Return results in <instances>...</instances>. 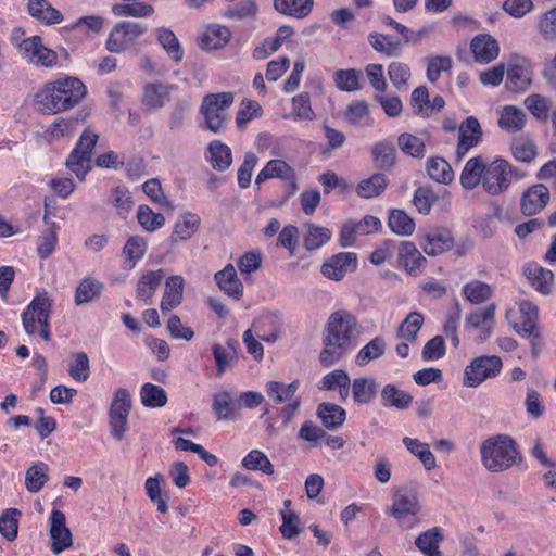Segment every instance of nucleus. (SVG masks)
Listing matches in <instances>:
<instances>
[{"label":"nucleus","mask_w":556,"mask_h":556,"mask_svg":"<svg viewBox=\"0 0 556 556\" xmlns=\"http://www.w3.org/2000/svg\"><path fill=\"white\" fill-rule=\"evenodd\" d=\"M176 89L175 85L149 83L143 88L142 102L152 110L161 109L169 101V93Z\"/></svg>","instance_id":"b1692460"},{"label":"nucleus","mask_w":556,"mask_h":556,"mask_svg":"<svg viewBox=\"0 0 556 556\" xmlns=\"http://www.w3.org/2000/svg\"><path fill=\"white\" fill-rule=\"evenodd\" d=\"M258 7L254 0H240L225 11V16L230 20H244L254 17Z\"/></svg>","instance_id":"338daca9"},{"label":"nucleus","mask_w":556,"mask_h":556,"mask_svg":"<svg viewBox=\"0 0 556 556\" xmlns=\"http://www.w3.org/2000/svg\"><path fill=\"white\" fill-rule=\"evenodd\" d=\"M388 224L390 229L400 236H410L415 230L414 219L402 210H392Z\"/></svg>","instance_id":"de8ad7c7"},{"label":"nucleus","mask_w":556,"mask_h":556,"mask_svg":"<svg viewBox=\"0 0 556 556\" xmlns=\"http://www.w3.org/2000/svg\"><path fill=\"white\" fill-rule=\"evenodd\" d=\"M235 97L231 92L208 93L203 98L201 114L204 117L205 128L218 134L227 128V110L232 105Z\"/></svg>","instance_id":"20e7f679"},{"label":"nucleus","mask_w":556,"mask_h":556,"mask_svg":"<svg viewBox=\"0 0 556 556\" xmlns=\"http://www.w3.org/2000/svg\"><path fill=\"white\" fill-rule=\"evenodd\" d=\"M357 267V256L353 252H341L331 256L321 266V274L328 279L341 280L346 273Z\"/></svg>","instance_id":"4468645a"},{"label":"nucleus","mask_w":556,"mask_h":556,"mask_svg":"<svg viewBox=\"0 0 556 556\" xmlns=\"http://www.w3.org/2000/svg\"><path fill=\"white\" fill-rule=\"evenodd\" d=\"M488 162L483 156L469 159L460 174V184L466 190H473L483 184Z\"/></svg>","instance_id":"6ab92c4d"},{"label":"nucleus","mask_w":556,"mask_h":556,"mask_svg":"<svg viewBox=\"0 0 556 556\" xmlns=\"http://www.w3.org/2000/svg\"><path fill=\"white\" fill-rule=\"evenodd\" d=\"M164 277L165 271L162 268L143 273L137 282V298L146 304H150Z\"/></svg>","instance_id":"5701e85b"},{"label":"nucleus","mask_w":556,"mask_h":556,"mask_svg":"<svg viewBox=\"0 0 556 556\" xmlns=\"http://www.w3.org/2000/svg\"><path fill=\"white\" fill-rule=\"evenodd\" d=\"M400 262L409 275L417 276L426 258L413 242H402L399 249Z\"/></svg>","instance_id":"c756f323"},{"label":"nucleus","mask_w":556,"mask_h":556,"mask_svg":"<svg viewBox=\"0 0 556 556\" xmlns=\"http://www.w3.org/2000/svg\"><path fill=\"white\" fill-rule=\"evenodd\" d=\"M275 10L298 20L307 17L314 8V0H273Z\"/></svg>","instance_id":"bb28decb"},{"label":"nucleus","mask_w":556,"mask_h":556,"mask_svg":"<svg viewBox=\"0 0 556 556\" xmlns=\"http://www.w3.org/2000/svg\"><path fill=\"white\" fill-rule=\"evenodd\" d=\"M388 76L391 84L397 90H406L408 80L412 76V71L408 64L401 61H392L388 65Z\"/></svg>","instance_id":"09e8293b"},{"label":"nucleus","mask_w":556,"mask_h":556,"mask_svg":"<svg viewBox=\"0 0 556 556\" xmlns=\"http://www.w3.org/2000/svg\"><path fill=\"white\" fill-rule=\"evenodd\" d=\"M140 396L142 404L147 407H163L167 403L165 390L153 383H144Z\"/></svg>","instance_id":"864d4df0"},{"label":"nucleus","mask_w":556,"mask_h":556,"mask_svg":"<svg viewBox=\"0 0 556 556\" xmlns=\"http://www.w3.org/2000/svg\"><path fill=\"white\" fill-rule=\"evenodd\" d=\"M137 219L140 226L149 232L162 228L165 224V217L161 213L153 212L148 205L138 207Z\"/></svg>","instance_id":"6e6d98bb"},{"label":"nucleus","mask_w":556,"mask_h":556,"mask_svg":"<svg viewBox=\"0 0 556 556\" xmlns=\"http://www.w3.org/2000/svg\"><path fill=\"white\" fill-rule=\"evenodd\" d=\"M280 178L290 182L291 193L298 189L294 169L285 161L275 159L270 160L265 167L257 174L255 184L260 186L267 179Z\"/></svg>","instance_id":"dca6fc26"},{"label":"nucleus","mask_w":556,"mask_h":556,"mask_svg":"<svg viewBox=\"0 0 556 556\" xmlns=\"http://www.w3.org/2000/svg\"><path fill=\"white\" fill-rule=\"evenodd\" d=\"M362 78V71L356 68L339 70L333 76L336 87L345 92L361 90L363 88Z\"/></svg>","instance_id":"e433bc0d"},{"label":"nucleus","mask_w":556,"mask_h":556,"mask_svg":"<svg viewBox=\"0 0 556 556\" xmlns=\"http://www.w3.org/2000/svg\"><path fill=\"white\" fill-rule=\"evenodd\" d=\"M502 369V361L498 356L476 357L465 369L464 383L467 387L476 388L484 380L495 377Z\"/></svg>","instance_id":"1a4fd4ad"},{"label":"nucleus","mask_w":556,"mask_h":556,"mask_svg":"<svg viewBox=\"0 0 556 556\" xmlns=\"http://www.w3.org/2000/svg\"><path fill=\"white\" fill-rule=\"evenodd\" d=\"M99 136L90 129H85L75 149L66 160V167L74 173L79 180H84L91 170V153Z\"/></svg>","instance_id":"423d86ee"},{"label":"nucleus","mask_w":556,"mask_h":556,"mask_svg":"<svg viewBox=\"0 0 556 556\" xmlns=\"http://www.w3.org/2000/svg\"><path fill=\"white\" fill-rule=\"evenodd\" d=\"M218 287L230 298L239 300L243 294V285L238 278L235 266L228 264L215 274Z\"/></svg>","instance_id":"393cba45"},{"label":"nucleus","mask_w":556,"mask_h":556,"mask_svg":"<svg viewBox=\"0 0 556 556\" xmlns=\"http://www.w3.org/2000/svg\"><path fill=\"white\" fill-rule=\"evenodd\" d=\"M211 164L214 169L226 170L232 163V154L230 148L220 142L212 141L208 146Z\"/></svg>","instance_id":"c03bdc74"},{"label":"nucleus","mask_w":556,"mask_h":556,"mask_svg":"<svg viewBox=\"0 0 556 556\" xmlns=\"http://www.w3.org/2000/svg\"><path fill=\"white\" fill-rule=\"evenodd\" d=\"M23 56L36 66L51 67L56 64V53L42 45L39 36L24 39L20 45Z\"/></svg>","instance_id":"9b49d317"},{"label":"nucleus","mask_w":556,"mask_h":556,"mask_svg":"<svg viewBox=\"0 0 556 556\" xmlns=\"http://www.w3.org/2000/svg\"><path fill=\"white\" fill-rule=\"evenodd\" d=\"M403 443L412 454L420 459L427 470H431L435 467V458L429 450L428 444L420 442L418 439L408 437L403 439Z\"/></svg>","instance_id":"8fccbe9b"},{"label":"nucleus","mask_w":556,"mask_h":556,"mask_svg":"<svg viewBox=\"0 0 556 556\" xmlns=\"http://www.w3.org/2000/svg\"><path fill=\"white\" fill-rule=\"evenodd\" d=\"M422 324L424 317L421 314L417 312L408 314L397 328V338L406 341H415Z\"/></svg>","instance_id":"603ef678"},{"label":"nucleus","mask_w":556,"mask_h":556,"mask_svg":"<svg viewBox=\"0 0 556 556\" xmlns=\"http://www.w3.org/2000/svg\"><path fill=\"white\" fill-rule=\"evenodd\" d=\"M400 149L413 157H424L426 154V146L417 136L408 132L401 134L397 138Z\"/></svg>","instance_id":"052dcab7"},{"label":"nucleus","mask_w":556,"mask_h":556,"mask_svg":"<svg viewBox=\"0 0 556 556\" xmlns=\"http://www.w3.org/2000/svg\"><path fill=\"white\" fill-rule=\"evenodd\" d=\"M353 400L356 404H369L378 392V383L374 378H356L351 386Z\"/></svg>","instance_id":"2f4dec72"},{"label":"nucleus","mask_w":556,"mask_h":556,"mask_svg":"<svg viewBox=\"0 0 556 556\" xmlns=\"http://www.w3.org/2000/svg\"><path fill=\"white\" fill-rule=\"evenodd\" d=\"M184 287L185 280L181 276L175 275L167 278L161 301V309L163 313L174 309L181 303Z\"/></svg>","instance_id":"a878e982"},{"label":"nucleus","mask_w":556,"mask_h":556,"mask_svg":"<svg viewBox=\"0 0 556 556\" xmlns=\"http://www.w3.org/2000/svg\"><path fill=\"white\" fill-rule=\"evenodd\" d=\"M442 540L443 535L441 530L438 527H434L417 536L415 544L425 555H427L428 553L438 548Z\"/></svg>","instance_id":"774afa93"},{"label":"nucleus","mask_w":556,"mask_h":556,"mask_svg":"<svg viewBox=\"0 0 556 556\" xmlns=\"http://www.w3.org/2000/svg\"><path fill=\"white\" fill-rule=\"evenodd\" d=\"M371 152L377 167L389 169L395 164L396 151L392 143L378 142L374 146Z\"/></svg>","instance_id":"13d9d810"},{"label":"nucleus","mask_w":556,"mask_h":556,"mask_svg":"<svg viewBox=\"0 0 556 556\" xmlns=\"http://www.w3.org/2000/svg\"><path fill=\"white\" fill-rule=\"evenodd\" d=\"M50 536L51 549L54 554H60L73 545V536L66 526L65 515L59 509H53L50 515Z\"/></svg>","instance_id":"ddd939ff"},{"label":"nucleus","mask_w":556,"mask_h":556,"mask_svg":"<svg viewBox=\"0 0 556 556\" xmlns=\"http://www.w3.org/2000/svg\"><path fill=\"white\" fill-rule=\"evenodd\" d=\"M527 123L523 110L515 105H505L500 111L498 126L507 132L520 131Z\"/></svg>","instance_id":"cd10ccee"},{"label":"nucleus","mask_w":556,"mask_h":556,"mask_svg":"<svg viewBox=\"0 0 556 556\" xmlns=\"http://www.w3.org/2000/svg\"><path fill=\"white\" fill-rule=\"evenodd\" d=\"M52 307V300L47 292L37 294L30 304L22 314V321L25 331L28 334L36 332V321L41 327L39 334L40 337L49 341L50 340V313Z\"/></svg>","instance_id":"39448f33"},{"label":"nucleus","mask_w":556,"mask_h":556,"mask_svg":"<svg viewBox=\"0 0 556 556\" xmlns=\"http://www.w3.org/2000/svg\"><path fill=\"white\" fill-rule=\"evenodd\" d=\"M299 381L294 380L289 384L279 381H268L266 383L267 395L276 403L292 402L295 399V392L299 389Z\"/></svg>","instance_id":"4c0bfd02"},{"label":"nucleus","mask_w":556,"mask_h":556,"mask_svg":"<svg viewBox=\"0 0 556 556\" xmlns=\"http://www.w3.org/2000/svg\"><path fill=\"white\" fill-rule=\"evenodd\" d=\"M86 86L75 77L47 83L35 96L39 110L55 114L77 105L86 96Z\"/></svg>","instance_id":"f03ea898"},{"label":"nucleus","mask_w":556,"mask_h":556,"mask_svg":"<svg viewBox=\"0 0 556 556\" xmlns=\"http://www.w3.org/2000/svg\"><path fill=\"white\" fill-rule=\"evenodd\" d=\"M103 290V283L94 278H85L79 282L75 292V304L81 305L98 298Z\"/></svg>","instance_id":"a18cd8bd"},{"label":"nucleus","mask_w":556,"mask_h":556,"mask_svg":"<svg viewBox=\"0 0 556 556\" xmlns=\"http://www.w3.org/2000/svg\"><path fill=\"white\" fill-rule=\"evenodd\" d=\"M525 275L531 280L532 286L541 293L548 294L551 292V282L554 275L549 269L543 268L536 264L529 265L525 268Z\"/></svg>","instance_id":"58836bf2"},{"label":"nucleus","mask_w":556,"mask_h":556,"mask_svg":"<svg viewBox=\"0 0 556 556\" xmlns=\"http://www.w3.org/2000/svg\"><path fill=\"white\" fill-rule=\"evenodd\" d=\"M420 504L416 495L397 494L388 514L393 516L402 528L409 529L417 522Z\"/></svg>","instance_id":"9d476101"},{"label":"nucleus","mask_w":556,"mask_h":556,"mask_svg":"<svg viewBox=\"0 0 556 556\" xmlns=\"http://www.w3.org/2000/svg\"><path fill=\"white\" fill-rule=\"evenodd\" d=\"M531 84L530 67L525 59L515 56L508 63L506 86L513 91H523Z\"/></svg>","instance_id":"f3484780"},{"label":"nucleus","mask_w":556,"mask_h":556,"mask_svg":"<svg viewBox=\"0 0 556 556\" xmlns=\"http://www.w3.org/2000/svg\"><path fill=\"white\" fill-rule=\"evenodd\" d=\"M549 190L543 184H535L528 188L520 198V210L525 216H532L541 212L549 201Z\"/></svg>","instance_id":"2eb2a0df"},{"label":"nucleus","mask_w":556,"mask_h":556,"mask_svg":"<svg viewBox=\"0 0 556 556\" xmlns=\"http://www.w3.org/2000/svg\"><path fill=\"white\" fill-rule=\"evenodd\" d=\"M49 480V466L43 462L31 465L25 473V486L28 492L37 493Z\"/></svg>","instance_id":"f704fd0d"},{"label":"nucleus","mask_w":556,"mask_h":556,"mask_svg":"<svg viewBox=\"0 0 556 556\" xmlns=\"http://www.w3.org/2000/svg\"><path fill=\"white\" fill-rule=\"evenodd\" d=\"M359 333L361 326L355 315L345 309L333 312L325 325L319 362L324 366L338 363L355 345Z\"/></svg>","instance_id":"f257e3e1"},{"label":"nucleus","mask_w":556,"mask_h":556,"mask_svg":"<svg viewBox=\"0 0 556 556\" xmlns=\"http://www.w3.org/2000/svg\"><path fill=\"white\" fill-rule=\"evenodd\" d=\"M146 252L147 241L140 236L130 237L123 248V254L126 256L130 268L136 266L137 262L144 256Z\"/></svg>","instance_id":"4d7b16f0"},{"label":"nucleus","mask_w":556,"mask_h":556,"mask_svg":"<svg viewBox=\"0 0 556 556\" xmlns=\"http://www.w3.org/2000/svg\"><path fill=\"white\" fill-rule=\"evenodd\" d=\"M511 165L503 157H495L488 162L482 184L483 190L490 195H498L509 188V174Z\"/></svg>","instance_id":"6e6552de"},{"label":"nucleus","mask_w":556,"mask_h":556,"mask_svg":"<svg viewBox=\"0 0 556 556\" xmlns=\"http://www.w3.org/2000/svg\"><path fill=\"white\" fill-rule=\"evenodd\" d=\"M242 465L250 470H260L266 475L274 473V467L268 457L258 450L251 451L242 460Z\"/></svg>","instance_id":"0e129e2a"},{"label":"nucleus","mask_w":556,"mask_h":556,"mask_svg":"<svg viewBox=\"0 0 556 556\" xmlns=\"http://www.w3.org/2000/svg\"><path fill=\"white\" fill-rule=\"evenodd\" d=\"M454 245V238L452 232L445 228H433L430 229L421 243V247L426 254L435 256L448 251Z\"/></svg>","instance_id":"a211bd4d"},{"label":"nucleus","mask_w":556,"mask_h":556,"mask_svg":"<svg viewBox=\"0 0 556 556\" xmlns=\"http://www.w3.org/2000/svg\"><path fill=\"white\" fill-rule=\"evenodd\" d=\"M475 60L486 64L498 56L500 47L497 41L491 35L476 36L470 45Z\"/></svg>","instance_id":"412c9836"},{"label":"nucleus","mask_w":556,"mask_h":556,"mask_svg":"<svg viewBox=\"0 0 556 556\" xmlns=\"http://www.w3.org/2000/svg\"><path fill=\"white\" fill-rule=\"evenodd\" d=\"M212 352L215 358L217 372L218 375H222L231 367L235 361L238 359L240 343L235 339H229L226 342V345L214 343L212 345Z\"/></svg>","instance_id":"4be33fe9"},{"label":"nucleus","mask_w":556,"mask_h":556,"mask_svg":"<svg viewBox=\"0 0 556 556\" xmlns=\"http://www.w3.org/2000/svg\"><path fill=\"white\" fill-rule=\"evenodd\" d=\"M520 312L522 314V320L515 324L514 328L516 332L526 338L534 337V339H539L540 330L536 327L539 308L532 302L525 300L520 303Z\"/></svg>","instance_id":"aec40b11"},{"label":"nucleus","mask_w":556,"mask_h":556,"mask_svg":"<svg viewBox=\"0 0 556 556\" xmlns=\"http://www.w3.org/2000/svg\"><path fill=\"white\" fill-rule=\"evenodd\" d=\"M429 177L440 184L447 185L454 178L452 166L443 157H431L427 163Z\"/></svg>","instance_id":"a19ab883"},{"label":"nucleus","mask_w":556,"mask_h":556,"mask_svg":"<svg viewBox=\"0 0 556 556\" xmlns=\"http://www.w3.org/2000/svg\"><path fill=\"white\" fill-rule=\"evenodd\" d=\"M380 397L383 406H392L397 409H406L413 402V396L409 393L391 383L382 388Z\"/></svg>","instance_id":"473e14b6"},{"label":"nucleus","mask_w":556,"mask_h":556,"mask_svg":"<svg viewBox=\"0 0 556 556\" xmlns=\"http://www.w3.org/2000/svg\"><path fill=\"white\" fill-rule=\"evenodd\" d=\"M231 33L226 26L210 27L200 37V47L203 50H215L226 46L230 39Z\"/></svg>","instance_id":"c9c22d12"},{"label":"nucleus","mask_w":556,"mask_h":556,"mask_svg":"<svg viewBox=\"0 0 556 556\" xmlns=\"http://www.w3.org/2000/svg\"><path fill=\"white\" fill-rule=\"evenodd\" d=\"M200 222V217L195 214H184L175 225L172 241L176 242L177 240H187L191 238L199 229Z\"/></svg>","instance_id":"37998d69"},{"label":"nucleus","mask_w":556,"mask_h":556,"mask_svg":"<svg viewBox=\"0 0 556 556\" xmlns=\"http://www.w3.org/2000/svg\"><path fill=\"white\" fill-rule=\"evenodd\" d=\"M386 351L387 342L384 338L377 336L358 351L356 355V363L364 366L384 355Z\"/></svg>","instance_id":"79ce46f5"},{"label":"nucleus","mask_w":556,"mask_h":556,"mask_svg":"<svg viewBox=\"0 0 556 556\" xmlns=\"http://www.w3.org/2000/svg\"><path fill=\"white\" fill-rule=\"evenodd\" d=\"M157 39L172 60L175 62L182 60L184 49L180 46L178 38L170 29L164 27L159 28Z\"/></svg>","instance_id":"49530a36"},{"label":"nucleus","mask_w":556,"mask_h":556,"mask_svg":"<svg viewBox=\"0 0 556 556\" xmlns=\"http://www.w3.org/2000/svg\"><path fill=\"white\" fill-rule=\"evenodd\" d=\"M291 501L283 502V509L281 510L282 525L280 532L285 539L291 540L301 532L300 519L298 515L290 509Z\"/></svg>","instance_id":"3c124183"},{"label":"nucleus","mask_w":556,"mask_h":556,"mask_svg":"<svg viewBox=\"0 0 556 556\" xmlns=\"http://www.w3.org/2000/svg\"><path fill=\"white\" fill-rule=\"evenodd\" d=\"M464 294L473 304H481L492 295V288L485 282L476 280L464 286Z\"/></svg>","instance_id":"680f3d73"},{"label":"nucleus","mask_w":556,"mask_h":556,"mask_svg":"<svg viewBox=\"0 0 556 556\" xmlns=\"http://www.w3.org/2000/svg\"><path fill=\"white\" fill-rule=\"evenodd\" d=\"M511 153L516 161L530 163L536 156V146L529 138H517L510 147Z\"/></svg>","instance_id":"bf43d9fd"},{"label":"nucleus","mask_w":556,"mask_h":556,"mask_svg":"<svg viewBox=\"0 0 556 556\" xmlns=\"http://www.w3.org/2000/svg\"><path fill=\"white\" fill-rule=\"evenodd\" d=\"M368 42L375 51L387 56L399 55L404 45L403 40L397 37L386 36L377 31L368 35Z\"/></svg>","instance_id":"7c9ffc66"},{"label":"nucleus","mask_w":556,"mask_h":556,"mask_svg":"<svg viewBox=\"0 0 556 556\" xmlns=\"http://www.w3.org/2000/svg\"><path fill=\"white\" fill-rule=\"evenodd\" d=\"M389 184L384 174L376 173L368 179L362 180L356 187V193L365 199L381 194Z\"/></svg>","instance_id":"ea45409f"},{"label":"nucleus","mask_w":556,"mask_h":556,"mask_svg":"<svg viewBox=\"0 0 556 556\" xmlns=\"http://www.w3.org/2000/svg\"><path fill=\"white\" fill-rule=\"evenodd\" d=\"M317 416L325 428L336 430L343 425L346 418V412L340 405L324 402L317 407Z\"/></svg>","instance_id":"c85d7f7f"},{"label":"nucleus","mask_w":556,"mask_h":556,"mask_svg":"<svg viewBox=\"0 0 556 556\" xmlns=\"http://www.w3.org/2000/svg\"><path fill=\"white\" fill-rule=\"evenodd\" d=\"M482 128L475 116H468L458 127V142L456 157L460 161L470 149L477 147L482 140Z\"/></svg>","instance_id":"f8f14e48"},{"label":"nucleus","mask_w":556,"mask_h":556,"mask_svg":"<svg viewBox=\"0 0 556 556\" xmlns=\"http://www.w3.org/2000/svg\"><path fill=\"white\" fill-rule=\"evenodd\" d=\"M147 31L141 23L123 21L114 25L106 40V49L121 53L137 45L138 39Z\"/></svg>","instance_id":"0eeeda50"},{"label":"nucleus","mask_w":556,"mask_h":556,"mask_svg":"<svg viewBox=\"0 0 556 556\" xmlns=\"http://www.w3.org/2000/svg\"><path fill=\"white\" fill-rule=\"evenodd\" d=\"M519 456L516 442L506 434H498L484 441L481 446L483 465L493 472L510 468Z\"/></svg>","instance_id":"7ed1b4c3"},{"label":"nucleus","mask_w":556,"mask_h":556,"mask_svg":"<svg viewBox=\"0 0 556 556\" xmlns=\"http://www.w3.org/2000/svg\"><path fill=\"white\" fill-rule=\"evenodd\" d=\"M131 409V397L130 393L123 388H119L115 391L114 397L110 407L109 416H119L127 417L129 416Z\"/></svg>","instance_id":"69168bd1"},{"label":"nucleus","mask_w":556,"mask_h":556,"mask_svg":"<svg viewBox=\"0 0 556 556\" xmlns=\"http://www.w3.org/2000/svg\"><path fill=\"white\" fill-rule=\"evenodd\" d=\"M21 515L16 508H8L0 516V533L9 541H13L17 536L18 519Z\"/></svg>","instance_id":"e2e57ef3"},{"label":"nucleus","mask_w":556,"mask_h":556,"mask_svg":"<svg viewBox=\"0 0 556 556\" xmlns=\"http://www.w3.org/2000/svg\"><path fill=\"white\" fill-rule=\"evenodd\" d=\"M331 238V231L326 227H318L314 224L306 225V236L304 247L308 251L319 249Z\"/></svg>","instance_id":"5fc2aeb1"},{"label":"nucleus","mask_w":556,"mask_h":556,"mask_svg":"<svg viewBox=\"0 0 556 556\" xmlns=\"http://www.w3.org/2000/svg\"><path fill=\"white\" fill-rule=\"evenodd\" d=\"M29 14L46 24H58L63 20L62 13L54 9L47 0H29Z\"/></svg>","instance_id":"72a5a7b5"}]
</instances>
